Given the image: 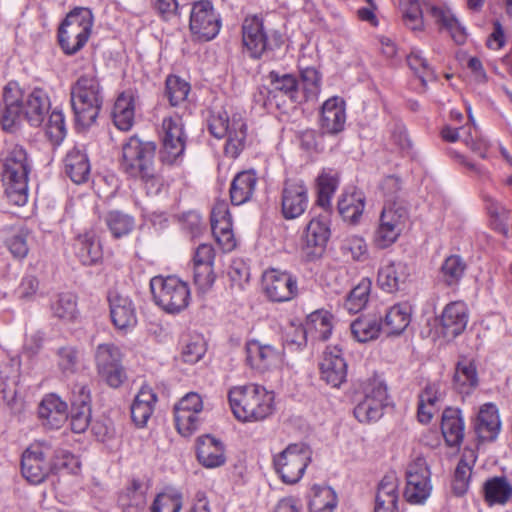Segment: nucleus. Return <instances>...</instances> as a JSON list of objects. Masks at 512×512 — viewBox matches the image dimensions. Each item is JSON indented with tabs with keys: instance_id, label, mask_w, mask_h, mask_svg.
<instances>
[{
	"instance_id": "30",
	"label": "nucleus",
	"mask_w": 512,
	"mask_h": 512,
	"mask_svg": "<svg viewBox=\"0 0 512 512\" xmlns=\"http://www.w3.org/2000/svg\"><path fill=\"white\" fill-rule=\"evenodd\" d=\"M66 175L75 184H82L89 180L91 165L84 146L75 145L65 155L63 160Z\"/></svg>"
},
{
	"instance_id": "44",
	"label": "nucleus",
	"mask_w": 512,
	"mask_h": 512,
	"mask_svg": "<svg viewBox=\"0 0 512 512\" xmlns=\"http://www.w3.org/2000/svg\"><path fill=\"white\" fill-rule=\"evenodd\" d=\"M412 307L403 302L392 306L385 315L384 329L388 335H400L411 322Z\"/></svg>"
},
{
	"instance_id": "42",
	"label": "nucleus",
	"mask_w": 512,
	"mask_h": 512,
	"mask_svg": "<svg viewBox=\"0 0 512 512\" xmlns=\"http://www.w3.org/2000/svg\"><path fill=\"white\" fill-rule=\"evenodd\" d=\"M256 183L257 177L253 171L239 172L230 186L231 203L238 206L248 202L254 194Z\"/></svg>"
},
{
	"instance_id": "60",
	"label": "nucleus",
	"mask_w": 512,
	"mask_h": 512,
	"mask_svg": "<svg viewBox=\"0 0 512 512\" xmlns=\"http://www.w3.org/2000/svg\"><path fill=\"white\" fill-rule=\"evenodd\" d=\"M300 76L303 83L305 99L314 100L321 91V74L315 67L300 69Z\"/></svg>"
},
{
	"instance_id": "7",
	"label": "nucleus",
	"mask_w": 512,
	"mask_h": 512,
	"mask_svg": "<svg viewBox=\"0 0 512 512\" xmlns=\"http://www.w3.org/2000/svg\"><path fill=\"white\" fill-rule=\"evenodd\" d=\"M156 144L132 136L123 144L120 167L129 177L149 182L154 178Z\"/></svg>"
},
{
	"instance_id": "35",
	"label": "nucleus",
	"mask_w": 512,
	"mask_h": 512,
	"mask_svg": "<svg viewBox=\"0 0 512 512\" xmlns=\"http://www.w3.org/2000/svg\"><path fill=\"white\" fill-rule=\"evenodd\" d=\"M441 431L450 447L459 446L464 439V420L458 408H446L442 413Z\"/></svg>"
},
{
	"instance_id": "58",
	"label": "nucleus",
	"mask_w": 512,
	"mask_h": 512,
	"mask_svg": "<svg viewBox=\"0 0 512 512\" xmlns=\"http://www.w3.org/2000/svg\"><path fill=\"white\" fill-rule=\"evenodd\" d=\"M190 84L176 75H169L165 82V94L171 106H178L186 101Z\"/></svg>"
},
{
	"instance_id": "11",
	"label": "nucleus",
	"mask_w": 512,
	"mask_h": 512,
	"mask_svg": "<svg viewBox=\"0 0 512 512\" xmlns=\"http://www.w3.org/2000/svg\"><path fill=\"white\" fill-rule=\"evenodd\" d=\"M408 220V209L401 202L385 204L374 231V245L380 249L393 245L405 230Z\"/></svg>"
},
{
	"instance_id": "50",
	"label": "nucleus",
	"mask_w": 512,
	"mask_h": 512,
	"mask_svg": "<svg viewBox=\"0 0 512 512\" xmlns=\"http://www.w3.org/2000/svg\"><path fill=\"white\" fill-rule=\"evenodd\" d=\"M339 184L338 173L332 169H324L317 177L318 199L317 203L323 208L331 205V199Z\"/></svg>"
},
{
	"instance_id": "43",
	"label": "nucleus",
	"mask_w": 512,
	"mask_h": 512,
	"mask_svg": "<svg viewBox=\"0 0 512 512\" xmlns=\"http://www.w3.org/2000/svg\"><path fill=\"white\" fill-rule=\"evenodd\" d=\"M100 219L115 239H120L129 235L135 227L134 217L117 209L104 212L100 216Z\"/></svg>"
},
{
	"instance_id": "25",
	"label": "nucleus",
	"mask_w": 512,
	"mask_h": 512,
	"mask_svg": "<svg viewBox=\"0 0 512 512\" xmlns=\"http://www.w3.org/2000/svg\"><path fill=\"white\" fill-rule=\"evenodd\" d=\"M110 317L114 326L119 330L134 327L137 323L133 301L128 295L118 290H109L107 294Z\"/></svg>"
},
{
	"instance_id": "3",
	"label": "nucleus",
	"mask_w": 512,
	"mask_h": 512,
	"mask_svg": "<svg viewBox=\"0 0 512 512\" xmlns=\"http://www.w3.org/2000/svg\"><path fill=\"white\" fill-rule=\"evenodd\" d=\"M228 400L235 418L241 422H259L274 412V393L258 384L232 387Z\"/></svg>"
},
{
	"instance_id": "51",
	"label": "nucleus",
	"mask_w": 512,
	"mask_h": 512,
	"mask_svg": "<svg viewBox=\"0 0 512 512\" xmlns=\"http://www.w3.org/2000/svg\"><path fill=\"white\" fill-rule=\"evenodd\" d=\"M467 265L459 255H450L441 265L439 277L447 286L457 285L463 278Z\"/></svg>"
},
{
	"instance_id": "56",
	"label": "nucleus",
	"mask_w": 512,
	"mask_h": 512,
	"mask_svg": "<svg viewBox=\"0 0 512 512\" xmlns=\"http://www.w3.org/2000/svg\"><path fill=\"white\" fill-rule=\"evenodd\" d=\"M371 290V282L368 279H363L357 286H355L344 301V308L349 313L360 312L367 304Z\"/></svg>"
},
{
	"instance_id": "62",
	"label": "nucleus",
	"mask_w": 512,
	"mask_h": 512,
	"mask_svg": "<svg viewBox=\"0 0 512 512\" xmlns=\"http://www.w3.org/2000/svg\"><path fill=\"white\" fill-rule=\"evenodd\" d=\"M31 238L30 231L21 228L7 239L6 245L15 258L23 259L28 255Z\"/></svg>"
},
{
	"instance_id": "45",
	"label": "nucleus",
	"mask_w": 512,
	"mask_h": 512,
	"mask_svg": "<svg viewBox=\"0 0 512 512\" xmlns=\"http://www.w3.org/2000/svg\"><path fill=\"white\" fill-rule=\"evenodd\" d=\"M135 106L131 94L121 93L116 99L112 109V119L115 126L121 131H128L134 123Z\"/></svg>"
},
{
	"instance_id": "46",
	"label": "nucleus",
	"mask_w": 512,
	"mask_h": 512,
	"mask_svg": "<svg viewBox=\"0 0 512 512\" xmlns=\"http://www.w3.org/2000/svg\"><path fill=\"white\" fill-rule=\"evenodd\" d=\"M484 499L490 505H504L512 497V485L506 477L496 476L483 485Z\"/></svg>"
},
{
	"instance_id": "34",
	"label": "nucleus",
	"mask_w": 512,
	"mask_h": 512,
	"mask_svg": "<svg viewBox=\"0 0 512 512\" xmlns=\"http://www.w3.org/2000/svg\"><path fill=\"white\" fill-rule=\"evenodd\" d=\"M501 427L498 409L493 403L483 404L478 412L475 432L481 441L496 439Z\"/></svg>"
},
{
	"instance_id": "27",
	"label": "nucleus",
	"mask_w": 512,
	"mask_h": 512,
	"mask_svg": "<svg viewBox=\"0 0 512 512\" xmlns=\"http://www.w3.org/2000/svg\"><path fill=\"white\" fill-rule=\"evenodd\" d=\"M38 417L43 426L59 429L68 418L67 403L54 393L47 394L39 403Z\"/></svg>"
},
{
	"instance_id": "41",
	"label": "nucleus",
	"mask_w": 512,
	"mask_h": 512,
	"mask_svg": "<svg viewBox=\"0 0 512 512\" xmlns=\"http://www.w3.org/2000/svg\"><path fill=\"white\" fill-rule=\"evenodd\" d=\"M157 396L149 387H142L131 405V418L138 427H144L154 411Z\"/></svg>"
},
{
	"instance_id": "26",
	"label": "nucleus",
	"mask_w": 512,
	"mask_h": 512,
	"mask_svg": "<svg viewBox=\"0 0 512 512\" xmlns=\"http://www.w3.org/2000/svg\"><path fill=\"white\" fill-rule=\"evenodd\" d=\"M91 397L84 385H75L72 392L70 426L73 432L83 433L91 421Z\"/></svg>"
},
{
	"instance_id": "54",
	"label": "nucleus",
	"mask_w": 512,
	"mask_h": 512,
	"mask_svg": "<svg viewBox=\"0 0 512 512\" xmlns=\"http://www.w3.org/2000/svg\"><path fill=\"white\" fill-rule=\"evenodd\" d=\"M337 506V495L331 487H314L309 501L310 512H333Z\"/></svg>"
},
{
	"instance_id": "40",
	"label": "nucleus",
	"mask_w": 512,
	"mask_h": 512,
	"mask_svg": "<svg viewBox=\"0 0 512 512\" xmlns=\"http://www.w3.org/2000/svg\"><path fill=\"white\" fill-rule=\"evenodd\" d=\"M468 315L466 307L461 302L448 304L441 317L442 327L447 336L456 337L466 328Z\"/></svg>"
},
{
	"instance_id": "24",
	"label": "nucleus",
	"mask_w": 512,
	"mask_h": 512,
	"mask_svg": "<svg viewBox=\"0 0 512 512\" xmlns=\"http://www.w3.org/2000/svg\"><path fill=\"white\" fill-rule=\"evenodd\" d=\"M320 376L323 381L338 388L346 381L347 363L342 356V350L337 346L327 347L319 363Z\"/></svg>"
},
{
	"instance_id": "20",
	"label": "nucleus",
	"mask_w": 512,
	"mask_h": 512,
	"mask_svg": "<svg viewBox=\"0 0 512 512\" xmlns=\"http://www.w3.org/2000/svg\"><path fill=\"white\" fill-rule=\"evenodd\" d=\"M263 285L267 297L273 302H286L298 294L296 278L285 271L267 270L263 275Z\"/></svg>"
},
{
	"instance_id": "1",
	"label": "nucleus",
	"mask_w": 512,
	"mask_h": 512,
	"mask_svg": "<svg viewBox=\"0 0 512 512\" xmlns=\"http://www.w3.org/2000/svg\"><path fill=\"white\" fill-rule=\"evenodd\" d=\"M51 108L49 94L43 88L24 91L17 82H8L0 103V123L6 132H16L25 119L30 126L43 124Z\"/></svg>"
},
{
	"instance_id": "4",
	"label": "nucleus",
	"mask_w": 512,
	"mask_h": 512,
	"mask_svg": "<svg viewBox=\"0 0 512 512\" xmlns=\"http://www.w3.org/2000/svg\"><path fill=\"white\" fill-rule=\"evenodd\" d=\"M71 106L77 124L90 127L99 116L103 104V93L95 72L82 74L72 84Z\"/></svg>"
},
{
	"instance_id": "6",
	"label": "nucleus",
	"mask_w": 512,
	"mask_h": 512,
	"mask_svg": "<svg viewBox=\"0 0 512 512\" xmlns=\"http://www.w3.org/2000/svg\"><path fill=\"white\" fill-rule=\"evenodd\" d=\"M241 33L243 51L252 59H260L283 44L282 34L277 30H267L261 15L246 16Z\"/></svg>"
},
{
	"instance_id": "39",
	"label": "nucleus",
	"mask_w": 512,
	"mask_h": 512,
	"mask_svg": "<svg viewBox=\"0 0 512 512\" xmlns=\"http://www.w3.org/2000/svg\"><path fill=\"white\" fill-rule=\"evenodd\" d=\"M269 87L267 94L274 99L278 95L289 98L292 102L298 100V80L293 74H280L277 71H270L267 75Z\"/></svg>"
},
{
	"instance_id": "47",
	"label": "nucleus",
	"mask_w": 512,
	"mask_h": 512,
	"mask_svg": "<svg viewBox=\"0 0 512 512\" xmlns=\"http://www.w3.org/2000/svg\"><path fill=\"white\" fill-rule=\"evenodd\" d=\"M74 249L76 256L86 266L96 264L102 258L100 243L88 233L77 236Z\"/></svg>"
},
{
	"instance_id": "33",
	"label": "nucleus",
	"mask_w": 512,
	"mask_h": 512,
	"mask_svg": "<svg viewBox=\"0 0 512 512\" xmlns=\"http://www.w3.org/2000/svg\"><path fill=\"white\" fill-rule=\"evenodd\" d=\"M469 120L474 123V119L472 117L470 109L468 110ZM474 131L472 132V128L462 127L460 129H453L451 127H445L441 131L442 138L447 142H455L459 139L465 142V144L471 148L473 152L478 154L481 158L486 157V152L488 150V144L485 140L478 138V131L473 124Z\"/></svg>"
},
{
	"instance_id": "9",
	"label": "nucleus",
	"mask_w": 512,
	"mask_h": 512,
	"mask_svg": "<svg viewBox=\"0 0 512 512\" xmlns=\"http://www.w3.org/2000/svg\"><path fill=\"white\" fill-rule=\"evenodd\" d=\"M208 130L217 139L226 137L225 154L237 158L245 146L247 126L240 116L229 118L223 110H213L207 120Z\"/></svg>"
},
{
	"instance_id": "15",
	"label": "nucleus",
	"mask_w": 512,
	"mask_h": 512,
	"mask_svg": "<svg viewBox=\"0 0 512 512\" xmlns=\"http://www.w3.org/2000/svg\"><path fill=\"white\" fill-rule=\"evenodd\" d=\"M221 17L210 1L201 0L193 4L190 11L189 28L199 41L214 39L221 29Z\"/></svg>"
},
{
	"instance_id": "36",
	"label": "nucleus",
	"mask_w": 512,
	"mask_h": 512,
	"mask_svg": "<svg viewBox=\"0 0 512 512\" xmlns=\"http://www.w3.org/2000/svg\"><path fill=\"white\" fill-rule=\"evenodd\" d=\"M398 498L396 477L394 475H385L378 485L374 512H399Z\"/></svg>"
},
{
	"instance_id": "12",
	"label": "nucleus",
	"mask_w": 512,
	"mask_h": 512,
	"mask_svg": "<svg viewBox=\"0 0 512 512\" xmlns=\"http://www.w3.org/2000/svg\"><path fill=\"white\" fill-rule=\"evenodd\" d=\"M311 456L312 452L307 444L292 443L274 455L273 466L284 483L295 484L302 478Z\"/></svg>"
},
{
	"instance_id": "29",
	"label": "nucleus",
	"mask_w": 512,
	"mask_h": 512,
	"mask_svg": "<svg viewBox=\"0 0 512 512\" xmlns=\"http://www.w3.org/2000/svg\"><path fill=\"white\" fill-rule=\"evenodd\" d=\"M409 277L406 264L398 261H390L383 264L377 274V284L387 293H395L404 289Z\"/></svg>"
},
{
	"instance_id": "52",
	"label": "nucleus",
	"mask_w": 512,
	"mask_h": 512,
	"mask_svg": "<svg viewBox=\"0 0 512 512\" xmlns=\"http://www.w3.org/2000/svg\"><path fill=\"white\" fill-rule=\"evenodd\" d=\"M51 310L53 315L61 320L74 321L79 314L76 295L70 292L57 295L51 303Z\"/></svg>"
},
{
	"instance_id": "61",
	"label": "nucleus",
	"mask_w": 512,
	"mask_h": 512,
	"mask_svg": "<svg viewBox=\"0 0 512 512\" xmlns=\"http://www.w3.org/2000/svg\"><path fill=\"white\" fill-rule=\"evenodd\" d=\"M65 117L62 111L53 110L46 125V135L54 145H59L66 136Z\"/></svg>"
},
{
	"instance_id": "21",
	"label": "nucleus",
	"mask_w": 512,
	"mask_h": 512,
	"mask_svg": "<svg viewBox=\"0 0 512 512\" xmlns=\"http://www.w3.org/2000/svg\"><path fill=\"white\" fill-rule=\"evenodd\" d=\"M330 237V228L325 218H313L306 226L302 251L308 261L319 259Z\"/></svg>"
},
{
	"instance_id": "23",
	"label": "nucleus",
	"mask_w": 512,
	"mask_h": 512,
	"mask_svg": "<svg viewBox=\"0 0 512 512\" xmlns=\"http://www.w3.org/2000/svg\"><path fill=\"white\" fill-rule=\"evenodd\" d=\"M211 230L216 242L224 252H229L235 248L232 218L224 200L218 201L211 211Z\"/></svg>"
},
{
	"instance_id": "49",
	"label": "nucleus",
	"mask_w": 512,
	"mask_h": 512,
	"mask_svg": "<svg viewBox=\"0 0 512 512\" xmlns=\"http://www.w3.org/2000/svg\"><path fill=\"white\" fill-rule=\"evenodd\" d=\"M382 329L381 318H357L351 323V333L358 342H368L376 339Z\"/></svg>"
},
{
	"instance_id": "48",
	"label": "nucleus",
	"mask_w": 512,
	"mask_h": 512,
	"mask_svg": "<svg viewBox=\"0 0 512 512\" xmlns=\"http://www.w3.org/2000/svg\"><path fill=\"white\" fill-rule=\"evenodd\" d=\"M146 488L144 484L137 479H133L131 484L119 496L118 503L124 512H132L143 508L146 503Z\"/></svg>"
},
{
	"instance_id": "37",
	"label": "nucleus",
	"mask_w": 512,
	"mask_h": 512,
	"mask_svg": "<svg viewBox=\"0 0 512 512\" xmlns=\"http://www.w3.org/2000/svg\"><path fill=\"white\" fill-rule=\"evenodd\" d=\"M338 212L350 224L359 223L365 208V197L360 191H345L338 200Z\"/></svg>"
},
{
	"instance_id": "53",
	"label": "nucleus",
	"mask_w": 512,
	"mask_h": 512,
	"mask_svg": "<svg viewBox=\"0 0 512 512\" xmlns=\"http://www.w3.org/2000/svg\"><path fill=\"white\" fill-rule=\"evenodd\" d=\"M487 211L492 228L505 238L509 237V227L512 224V211L496 201H489Z\"/></svg>"
},
{
	"instance_id": "38",
	"label": "nucleus",
	"mask_w": 512,
	"mask_h": 512,
	"mask_svg": "<svg viewBox=\"0 0 512 512\" xmlns=\"http://www.w3.org/2000/svg\"><path fill=\"white\" fill-rule=\"evenodd\" d=\"M453 388L462 395H470L478 386L479 378L474 362L463 359L457 362L453 375Z\"/></svg>"
},
{
	"instance_id": "22",
	"label": "nucleus",
	"mask_w": 512,
	"mask_h": 512,
	"mask_svg": "<svg viewBox=\"0 0 512 512\" xmlns=\"http://www.w3.org/2000/svg\"><path fill=\"white\" fill-rule=\"evenodd\" d=\"M246 361L252 369L263 373L283 362V351L258 340H250L246 343Z\"/></svg>"
},
{
	"instance_id": "8",
	"label": "nucleus",
	"mask_w": 512,
	"mask_h": 512,
	"mask_svg": "<svg viewBox=\"0 0 512 512\" xmlns=\"http://www.w3.org/2000/svg\"><path fill=\"white\" fill-rule=\"evenodd\" d=\"M93 26V15L88 8L69 12L58 29V42L66 55H74L88 41Z\"/></svg>"
},
{
	"instance_id": "32",
	"label": "nucleus",
	"mask_w": 512,
	"mask_h": 512,
	"mask_svg": "<svg viewBox=\"0 0 512 512\" xmlns=\"http://www.w3.org/2000/svg\"><path fill=\"white\" fill-rule=\"evenodd\" d=\"M424 6L434 18L435 22L440 25L442 29L449 32L456 44L462 45L466 42V28L460 23L449 8L444 6L428 5L426 3Z\"/></svg>"
},
{
	"instance_id": "14",
	"label": "nucleus",
	"mask_w": 512,
	"mask_h": 512,
	"mask_svg": "<svg viewBox=\"0 0 512 512\" xmlns=\"http://www.w3.org/2000/svg\"><path fill=\"white\" fill-rule=\"evenodd\" d=\"M95 363L98 376L110 387L118 388L126 380L122 353L115 344H99L95 352Z\"/></svg>"
},
{
	"instance_id": "64",
	"label": "nucleus",
	"mask_w": 512,
	"mask_h": 512,
	"mask_svg": "<svg viewBox=\"0 0 512 512\" xmlns=\"http://www.w3.org/2000/svg\"><path fill=\"white\" fill-rule=\"evenodd\" d=\"M206 345L204 339L199 336H192L182 348V359L189 364L197 363L205 354Z\"/></svg>"
},
{
	"instance_id": "55",
	"label": "nucleus",
	"mask_w": 512,
	"mask_h": 512,
	"mask_svg": "<svg viewBox=\"0 0 512 512\" xmlns=\"http://www.w3.org/2000/svg\"><path fill=\"white\" fill-rule=\"evenodd\" d=\"M305 327L314 339L325 341L332 333L331 316L327 313L313 312L309 315Z\"/></svg>"
},
{
	"instance_id": "17",
	"label": "nucleus",
	"mask_w": 512,
	"mask_h": 512,
	"mask_svg": "<svg viewBox=\"0 0 512 512\" xmlns=\"http://www.w3.org/2000/svg\"><path fill=\"white\" fill-rule=\"evenodd\" d=\"M387 387L374 380L364 389V397L354 408V416L361 423L377 421L381 418L387 401Z\"/></svg>"
},
{
	"instance_id": "2",
	"label": "nucleus",
	"mask_w": 512,
	"mask_h": 512,
	"mask_svg": "<svg viewBox=\"0 0 512 512\" xmlns=\"http://www.w3.org/2000/svg\"><path fill=\"white\" fill-rule=\"evenodd\" d=\"M73 456L55 447L51 442L38 440L22 453L21 473L32 484L42 483L51 472L68 466Z\"/></svg>"
},
{
	"instance_id": "13",
	"label": "nucleus",
	"mask_w": 512,
	"mask_h": 512,
	"mask_svg": "<svg viewBox=\"0 0 512 512\" xmlns=\"http://www.w3.org/2000/svg\"><path fill=\"white\" fill-rule=\"evenodd\" d=\"M432 491L431 471L424 457L418 456L406 469L404 498L410 504H423Z\"/></svg>"
},
{
	"instance_id": "57",
	"label": "nucleus",
	"mask_w": 512,
	"mask_h": 512,
	"mask_svg": "<svg viewBox=\"0 0 512 512\" xmlns=\"http://www.w3.org/2000/svg\"><path fill=\"white\" fill-rule=\"evenodd\" d=\"M404 24L411 30L423 29V7L419 0H400Z\"/></svg>"
},
{
	"instance_id": "59",
	"label": "nucleus",
	"mask_w": 512,
	"mask_h": 512,
	"mask_svg": "<svg viewBox=\"0 0 512 512\" xmlns=\"http://www.w3.org/2000/svg\"><path fill=\"white\" fill-rule=\"evenodd\" d=\"M342 255L353 261H365L368 257V247L365 240L359 236L344 239L340 246Z\"/></svg>"
},
{
	"instance_id": "28",
	"label": "nucleus",
	"mask_w": 512,
	"mask_h": 512,
	"mask_svg": "<svg viewBox=\"0 0 512 512\" xmlns=\"http://www.w3.org/2000/svg\"><path fill=\"white\" fill-rule=\"evenodd\" d=\"M345 123V101L339 96L327 99L321 107V129L327 134L336 135L344 130Z\"/></svg>"
},
{
	"instance_id": "31",
	"label": "nucleus",
	"mask_w": 512,
	"mask_h": 512,
	"mask_svg": "<svg viewBox=\"0 0 512 512\" xmlns=\"http://www.w3.org/2000/svg\"><path fill=\"white\" fill-rule=\"evenodd\" d=\"M196 456L199 463L206 468L220 467L226 461L223 443L211 435L198 437Z\"/></svg>"
},
{
	"instance_id": "16",
	"label": "nucleus",
	"mask_w": 512,
	"mask_h": 512,
	"mask_svg": "<svg viewBox=\"0 0 512 512\" xmlns=\"http://www.w3.org/2000/svg\"><path fill=\"white\" fill-rule=\"evenodd\" d=\"M185 141L182 118L178 115L165 117L162 121L161 161L169 165L174 164L184 153Z\"/></svg>"
},
{
	"instance_id": "63",
	"label": "nucleus",
	"mask_w": 512,
	"mask_h": 512,
	"mask_svg": "<svg viewBox=\"0 0 512 512\" xmlns=\"http://www.w3.org/2000/svg\"><path fill=\"white\" fill-rule=\"evenodd\" d=\"M407 62L411 70L414 71L423 85H425L427 81L435 79L433 68L423 57L421 51H412L407 57Z\"/></svg>"
},
{
	"instance_id": "18",
	"label": "nucleus",
	"mask_w": 512,
	"mask_h": 512,
	"mask_svg": "<svg viewBox=\"0 0 512 512\" xmlns=\"http://www.w3.org/2000/svg\"><path fill=\"white\" fill-rule=\"evenodd\" d=\"M308 188L299 178H288L283 183L281 211L285 219L301 216L308 207Z\"/></svg>"
},
{
	"instance_id": "5",
	"label": "nucleus",
	"mask_w": 512,
	"mask_h": 512,
	"mask_svg": "<svg viewBox=\"0 0 512 512\" xmlns=\"http://www.w3.org/2000/svg\"><path fill=\"white\" fill-rule=\"evenodd\" d=\"M31 166L28 154L21 145H14L8 151L2 172L4 192L8 201L23 206L28 200V175Z\"/></svg>"
},
{
	"instance_id": "19",
	"label": "nucleus",
	"mask_w": 512,
	"mask_h": 512,
	"mask_svg": "<svg viewBox=\"0 0 512 512\" xmlns=\"http://www.w3.org/2000/svg\"><path fill=\"white\" fill-rule=\"evenodd\" d=\"M202 409V398L194 392L186 394L175 405V424L181 435L188 437L198 429L200 424L199 414Z\"/></svg>"
},
{
	"instance_id": "10",
	"label": "nucleus",
	"mask_w": 512,
	"mask_h": 512,
	"mask_svg": "<svg viewBox=\"0 0 512 512\" xmlns=\"http://www.w3.org/2000/svg\"><path fill=\"white\" fill-rule=\"evenodd\" d=\"M150 289L155 303L169 314L185 310L191 299L188 284L176 276H155Z\"/></svg>"
}]
</instances>
